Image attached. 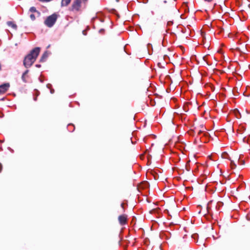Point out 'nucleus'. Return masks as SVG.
<instances>
[{"instance_id": "obj_1", "label": "nucleus", "mask_w": 250, "mask_h": 250, "mask_svg": "<svg viewBox=\"0 0 250 250\" xmlns=\"http://www.w3.org/2000/svg\"><path fill=\"white\" fill-rule=\"evenodd\" d=\"M40 48L36 47L25 57L23 62V64L26 68L30 67L35 62L40 53Z\"/></svg>"}, {"instance_id": "obj_2", "label": "nucleus", "mask_w": 250, "mask_h": 250, "mask_svg": "<svg viewBox=\"0 0 250 250\" xmlns=\"http://www.w3.org/2000/svg\"><path fill=\"white\" fill-rule=\"evenodd\" d=\"M87 2L82 0H74L70 10L75 13L81 12L86 7Z\"/></svg>"}, {"instance_id": "obj_3", "label": "nucleus", "mask_w": 250, "mask_h": 250, "mask_svg": "<svg viewBox=\"0 0 250 250\" xmlns=\"http://www.w3.org/2000/svg\"><path fill=\"white\" fill-rule=\"evenodd\" d=\"M58 18V15L54 13L52 15L47 17L44 21V24L48 27H51L54 25Z\"/></svg>"}, {"instance_id": "obj_4", "label": "nucleus", "mask_w": 250, "mask_h": 250, "mask_svg": "<svg viewBox=\"0 0 250 250\" xmlns=\"http://www.w3.org/2000/svg\"><path fill=\"white\" fill-rule=\"evenodd\" d=\"M10 87L9 83H5L0 85V95L5 93Z\"/></svg>"}, {"instance_id": "obj_5", "label": "nucleus", "mask_w": 250, "mask_h": 250, "mask_svg": "<svg viewBox=\"0 0 250 250\" xmlns=\"http://www.w3.org/2000/svg\"><path fill=\"white\" fill-rule=\"evenodd\" d=\"M118 220L121 225H124L127 222V215L123 214L118 217Z\"/></svg>"}, {"instance_id": "obj_6", "label": "nucleus", "mask_w": 250, "mask_h": 250, "mask_svg": "<svg viewBox=\"0 0 250 250\" xmlns=\"http://www.w3.org/2000/svg\"><path fill=\"white\" fill-rule=\"evenodd\" d=\"M28 70H27L25 71V72L22 74V80L24 82H27L28 81V75H27L28 73Z\"/></svg>"}, {"instance_id": "obj_7", "label": "nucleus", "mask_w": 250, "mask_h": 250, "mask_svg": "<svg viewBox=\"0 0 250 250\" xmlns=\"http://www.w3.org/2000/svg\"><path fill=\"white\" fill-rule=\"evenodd\" d=\"M71 1V0H62L61 6L64 7L67 6Z\"/></svg>"}, {"instance_id": "obj_8", "label": "nucleus", "mask_w": 250, "mask_h": 250, "mask_svg": "<svg viewBox=\"0 0 250 250\" xmlns=\"http://www.w3.org/2000/svg\"><path fill=\"white\" fill-rule=\"evenodd\" d=\"M7 24L9 26H11V27H12L14 29H16L17 28V25L16 24H15L12 21H8L7 22Z\"/></svg>"}, {"instance_id": "obj_9", "label": "nucleus", "mask_w": 250, "mask_h": 250, "mask_svg": "<svg viewBox=\"0 0 250 250\" xmlns=\"http://www.w3.org/2000/svg\"><path fill=\"white\" fill-rule=\"evenodd\" d=\"M29 11L31 13H38L37 11L36 10V9L35 7H32L30 8L29 9Z\"/></svg>"}, {"instance_id": "obj_10", "label": "nucleus", "mask_w": 250, "mask_h": 250, "mask_svg": "<svg viewBox=\"0 0 250 250\" xmlns=\"http://www.w3.org/2000/svg\"><path fill=\"white\" fill-rule=\"evenodd\" d=\"M222 156L224 158L228 159V154L227 152H225L222 154Z\"/></svg>"}, {"instance_id": "obj_11", "label": "nucleus", "mask_w": 250, "mask_h": 250, "mask_svg": "<svg viewBox=\"0 0 250 250\" xmlns=\"http://www.w3.org/2000/svg\"><path fill=\"white\" fill-rule=\"evenodd\" d=\"M30 17L31 18V19L33 21L35 20V16L34 15L33 13H31L30 15Z\"/></svg>"}, {"instance_id": "obj_12", "label": "nucleus", "mask_w": 250, "mask_h": 250, "mask_svg": "<svg viewBox=\"0 0 250 250\" xmlns=\"http://www.w3.org/2000/svg\"><path fill=\"white\" fill-rule=\"evenodd\" d=\"M230 167H231V168H234L236 167V165L232 161H231V162H230Z\"/></svg>"}, {"instance_id": "obj_13", "label": "nucleus", "mask_w": 250, "mask_h": 250, "mask_svg": "<svg viewBox=\"0 0 250 250\" xmlns=\"http://www.w3.org/2000/svg\"><path fill=\"white\" fill-rule=\"evenodd\" d=\"M2 169V165L1 163H0V172L1 171Z\"/></svg>"}, {"instance_id": "obj_14", "label": "nucleus", "mask_w": 250, "mask_h": 250, "mask_svg": "<svg viewBox=\"0 0 250 250\" xmlns=\"http://www.w3.org/2000/svg\"><path fill=\"white\" fill-rule=\"evenodd\" d=\"M213 0H204V1L208 2H210L212 1Z\"/></svg>"}, {"instance_id": "obj_15", "label": "nucleus", "mask_w": 250, "mask_h": 250, "mask_svg": "<svg viewBox=\"0 0 250 250\" xmlns=\"http://www.w3.org/2000/svg\"><path fill=\"white\" fill-rule=\"evenodd\" d=\"M36 66H37V67H40V65H36Z\"/></svg>"}, {"instance_id": "obj_16", "label": "nucleus", "mask_w": 250, "mask_h": 250, "mask_svg": "<svg viewBox=\"0 0 250 250\" xmlns=\"http://www.w3.org/2000/svg\"><path fill=\"white\" fill-rule=\"evenodd\" d=\"M144 184H145L146 186L147 185V183H145Z\"/></svg>"}, {"instance_id": "obj_17", "label": "nucleus", "mask_w": 250, "mask_h": 250, "mask_svg": "<svg viewBox=\"0 0 250 250\" xmlns=\"http://www.w3.org/2000/svg\"><path fill=\"white\" fill-rule=\"evenodd\" d=\"M123 206H124V204H122V207H123Z\"/></svg>"}]
</instances>
